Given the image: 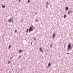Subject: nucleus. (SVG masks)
<instances>
[{
    "label": "nucleus",
    "mask_w": 73,
    "mask_h": 73,
    "mask_svg": "<svg viewBox=\"0 0 73 73\" xmlns=\"http://www.w3.org/2000/svg\"><path fill=\"white\" fill-rule=\"evenodd\" d=\"M9 21L10 23H11V21L12 23H13V18L9 19Z\"/></svg>",
    "instance_id": "1"
},
{
    "label": "nucleus",
    "mask_w": 73,
    "mask_h": 73,
    "mask_svg": "<svg viewBox=\"0 0 73 73\" xmlns=\"http://www.w3.org/2000/svg\"><path fill=\"white\" fill-rule=\"evenodd\" d=\"M29 32H31L33 31V28L32 27H30L29 29Z\"/></svg>",
    "instance_id": "2"
},
{
    "label": "nucleus",
    "mask_w": 73,
    "mask_h": 73,
    "mask_svg": "<svg viewBox=\"0 0 73 73\" xmlns=\"http://www.w3.org/2000/svg\"><path fill=\"white\" fill-rule=\"evenodd\" d=\"M68 49H70L71 48V44L70 43L68 44Z\"/></svg>",
    "instance_id": "3"
},
{
    "label": "nucleus",
    "mask_w": 73,
    "mask_h": 73,
    "mask_svg": "<svg viewBox=\"0 0 73 73\" xmlns=\"http://www.w3.org/2000/svg\"><path fill=\"white\" fill-rule=\"evenodd\" d=\"M39 50H40V52H41V53H43V50H42V48H39Z\"/></svg>",
    "instance_id": "4"
},
{
    "label": "nucleus",
    "mask_w": 73,
    "mask_h": 73,
    "mask_svg": "<svg viewBox=\"0 0 73 73\" xmlns=\"http://www.w3.org/2000/svg\"><path fill=\"white\" fill-rule=\"evenodd\" d=\"M68 9H69V8H68V7H66V10L68 11Z\"/></svg>",
    "instance_id": "5"
},
{
    "label": "nucleus",
    "mask_w": 73,
    "mask_h": 73,
    "mask_svg": "<svg viewBox=\"0 0 73 73\" xmlns=\"http://www.w3.org/2000/svg\"><path fill=\"white\" fill-rule=\"evenodd\" d=\"M52 37H53V38H54V37H55V34H53Z\"/></svg>",
    "instance_id": "6"
},
{
    "label": "nucleus",
    "mask_w": 73,
    "mask_h": 73,
    "mask_svg": "<svg viewBox=\"0 0 73 73\" xmlns=\"http://www.w3.org/2000/svg\"><path fill=\"white\" fill-rule=\"evenodd\" d=\"M11 60H9L8 61V64H9L11 63Z\"/></svg>",
    "instance_id": "7"
},
{
    "label": "nucleus",
    "mask_w": 73,
    "mask_h": 73,
    "mask_svg": "<svg viewBox=\"0 0 73 73\" xmlns=\"http://www.w3.org/2000/svg\"><path fill=\"white\" fill-rule=\"evenodd\" d=\"M50 66V62H49L48 64V66Z\"/></svg>",
    "instance_id": "8"
},
{
    "label": "nucleus",
    "mask_w": 73,
    "mask_h": 73,
    "mask_svg": "<svg viewBox=\"0 0 73 73\" xmlns=\"http://www.w3.org/2000/svg\"><path fill=\"white\" fill-rule=\"evenodd\" d=\"M66 15H64V19H65V18H66Z\"/></svg>",
    "instance_id": "9"
},
{
    "label": "nucleus",
    "mask_w": 73,
    "mask_h": 73,
    "mask_svg": "<svg viewBox=\"0 0 73 73\" xmlns=\"http://www.w3.org/2000/svg\"><path fill=\"white\" fill-rule=\"evenodd\" d=\"M23 50H19V52L21 53V52H23Z\"/></svg>",
    "instance_id": "10"
},
{
    "label": "nucleus",
    "mask_w": 73,
    "mask_h": 73,
    "mask_svg": "<svg viewBox=\"0 0 73 73\" xmlns=\"http://www.w3.org/2000/svg\"><path fill=\"white\" fill-rule=\"evenodd\" d=\"M2 8H5V5H2Z\"/></svg>",
    "instance_id": "11"
},
{
    "label": "nucleus",
    "mask_w": 73,
    "mask_h": 73,
    "mask_svg": "<svg viewBox=\"0 0 73 73\" xmlns=\"http://www.w3.org/2000/svg\"><path fill=\"white\" fill-rule=\"evenodd\" d=\"M35 21H36V22H37L38 21V19H36L35 20Z\"/></svg>",
    "instance_id": "12"
},
{
    "label": "nucleus",
    "mask_w": 73,
    "mask_h": 73,
    "mask_svg": "<svg viewBox=\"0 0 73 73\" xmlns=\"http://www.w3.org/2000/svg\"><path fill=\"white\" fill-rule=\"evenodd\" d=\"M52 45H53V44H51V45H50V48H52Z\"/></svg>",
    "instance_id": "13"
},
{
    "label": "nucleus",
    "mask_w": 73,
    "mask_h": 73,
    "mask_svg": "<svg viewBox=\"0 0 73 73\" xmlns=\"http://www.w3.org/2000/svg\"><path fill=\"white\" fill-rule=\"evenodd\" d=\"M11 45H10L9 46V49H10V48H11Z\"/></svg>",
    "instance_id": "14"
},
{
    "label": "nucleus",
    "mask_w": 73,
    "mask_h": 73,
    "mask_svg": "<svg viewBox=\"0 0 73 73\" xmlns=\"http://www.w3.org/2000/svg\"><path fill=\"white\" fill-rule=\"evenodd\" d=\"M26 32L28 33V29H27L26 31Z\"/></svg>",
    "instance_id": "15"
},
{
    "label": "nucleus",
    "mask_w": 73,
    "mask_h": 73,
    "mask_svg": "<svg viewBox=\"0 0 73 73\" xmlns=\"http://www.w3.org/2000/svg\"><path fill=\"white\" fill-rule=\"evenodd\" d=\"M17 32V30H15V33H16V32Z\"/></svg>",
    "instance_id": "16"
},
{
    "label": "nucleus",
    "mask_w": 73,
    "mask_h": 73,
    "mask_svg": "<svg viewBox=\"0 0 73 73\" xmlns=\"http://www.w3.org/2000/svg\"><path fill=\"white\" fill-rule=\"evenodd\" d=\"M70 14V12L69 11H68V15Z\"/></svg>",
    "instance_id": "17"
},
{
    "label": "nucleus",
    "mask_w": 73,
    "mask_h": 73,
    "mask_svg": "<svg viewBox=\"0 0 73 73\" xmlns=\"http://www.w3.org/2000/svg\"><path fill=\"white\" fill-rule=\"evenodd\" d=\"M29 2H30V0H28V3H29Z\"/></svg>",
    "instance_id": "18"
},
{
    "label": "nucleus",
    "mask_w": 73,
    "mask_h": 73,
    "mask_svg": "<svg viewBox=\"0 0 73 73\" xmlns=\"http://www.w3.org/2000/svg\"><path fill=\"white\" fill-rule=\"evenodd\" d=\"M13 58V57H11V58H10V60H11V59H12V58Z\"/></svg>",
    "instance_id": "19"
},
{
    "label": "nucleus",
    "mask_w": 73,
    "mask_h": 73,
    "mask_svg": "<svg viewBox=\"0 0 73 73\" xmlns=\"http://www.w3.org/2000/svg\"><path fill=\"white\" fill-rule=\"evenodd\" d=\"M70 13H72V11H70Z\"/></svg>",
    "instance_id": "20"
},
{
    "label": "nucleus",
    "mask_w": 73,
    "mask_h": 73,
    "mask_svg": "<svg viewBox=\"0 0 73 73\" xmlns=\"http://www.w3.org/2000/svg\"><path fill=\"white\" fill-rule=\"evenodd\" d=\"M31 45H32V41L31 42Z\"/></svg>",
    "instance_id": "21"
},
{
    "label": "nucleus",
    "mask_w": 73,
    "mask_h": 73,
    "mask_svg": "<svg viewBox=\"0 0 73 73\" xmlns=\"http://www.w3.org/2000/svg\"><path fill=\"white\" fill-rule=\"evenodd\" d=\"M46 4H49V3H48V2L46 3Z\"/></svg>",
    "instance_id": "22"
},
{
    "label": "nucleus",
    "mask_w": 73,
    "mask_h": 73,
    "mask_svg": "<svg viewBox=\"0 0 73 73\" xmlns=\"http://www.w3.org/2000/svg\"><path fill=\"white\" fill-rule=\"evenodd\" d=\"M34 40H36V38H34Z\"/></svg>",
    "instance_id": "23"
},
{
    "label": "nucleus",
    "mask_w": 73,
    "mask_h": 73,
    "mask_svg": "<svg viewBox=\"0 0 73 73\" xmlns=\"http://www.w3.org/2000/svg\"><path fill=\"white\" fill-rule=\"evenodd\" d=\"M67 54H69V52H67Z\"/></svg>",
    "instance_id": "24"
},
{
    "label": "nucleus",
    "mask_w": 73,
    "mask_h": 73,
    "mask_svg": "<svg viewBox=\"0 0 73 73\" xmlns=\"http://www.w3.org/2000/svg\"><path fill=\"white\" fill-rule=\"evenodd\" d=\"M21 57V55H20L19 56V58H20Z\"/></svg>",
    "instance_id": "25"
},
{
    "label": "nucleus",
    "mask_w": 73,
    "mask_h": 73,
    "mask_svg": "<svg viewBox=\"0 0 73 73\" xmlns=\"http://www.w3.org/2000/svg\"><path fill=\"white\" fill-rule=\"evenodd\" d=\"M36 13H37V12L35 13V14H36Z\"/></svg>",
    "instance_id": "26"
},
{
    "label": "nucleus",
    "mask_w": 73,
    "mask_h": 73,
    "mask_svg": "<svg viewBox=\"0 0 73 73\" xmlns=\"http://www.w3.org/2000/svg\"><path fill=\"white\" fill-rule=\"evenodd\" d=\"M19 2H20V1H21V0H19Z\"/></svg>",
    "instance_id": "27"
},
{
    "label": "nucleus",
    "mask_w": 73,
    "mask_h": 73,
    "mask_svg": "<svg viewBox=\"0 0 73 73\" xmlns=\"http://www.w3.org/2000/svg\"><path fill=\"white\" fill-rule=\"evenodd\" d=\"M7 21L8 23V22H9V20L8 21Z\"/></svg>",
    "instance_id": "28"
},
{
    "label": "nucleus",
    "mask_w": 73,
    "mask_h": 73,
    "mask_svg": "<svg viewBox=\"0 0 73 73\" xmlns=\"http://www.w3.org/2000/svg\"><path fill=\"white\" fill-rule=\"evenodd\" d=\"M32 27L33 28V27H33V25H32Z\"/></svg>",
    "instance_id": "29"
},
{
    "label": "nucleus",
    "mask_w": 73,
    "mask_h": 73,
    "mask_svg": "<svg viewBox=\"0 0 73 73\" xmlns=\"http://www.w3.org/2000/svg\"><path fill=\"white\" fill-rule=\"evenodd\" d=\"M25 68H26V67H25Z\"/></svg>",
    "instance_id": "30"
}]
</instances>
